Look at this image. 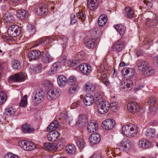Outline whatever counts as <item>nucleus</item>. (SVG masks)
Masks as SVG:
<instances>
[{
  "instance_id": "nucleus-43",
  "label": "nucleus",
  "mask_w": 158,
  "mask_h": 158,
  "mask_svg": "<svg viewBox=\"0 0 158 158\" xmlns=\"http://www.w3.org/2000/svg\"><path fill=\"white\" fill-rule=\"evenodd\" d=\"M154 73V70L152 68L148 66L146 71H144L142 74L144 76H150L152 75Z\"/></svg>"
},
{
  "instance_id": "nucleus-24",
  "label": "nucleus",
  "mask_w": 158,
  "mask_h": 158,
  "mask_svg": "<svg viewBox=\"0 0 158 158\" xmlns=\"http://www.w3.org/2000/svg\"><path fill=\"white\" fill-rule=\"evenodd\" d=\"M138 144L140 147L146 149L151 146V143L150 141L148 139H142L139 141Z\"/></svg>"
},
{
  "instance_id": "nucleus-46",
  "label": "nucleus",
  "mask_w": 158,
  "mask_h": 158,
  "mask_svg": "<svg viewBox=\"0 0 158 158\" xmlns=\"http://www.w3.org/2000/svg\"><path fill=\"white\" fill-rule=\"evenodd\" d=\"M27 96L25 95L21 100L19 102V106L24 107L27 105Z\"/></svg>"
},
{
  "instance_id": "nucleus-15",
  "label": "nucleus",
  "mask_w": 158,
  "mask_h": 158,
  "mask_svg": "<svg viewBox=\"0 0 158 158\" xmlns=\"http://www.w3.org/2000/svg\"><path fill=\"white\" fill-rule=\"evenodd\" d=\"M127 108L128 110L132 113L139 111L140 108L139 104L134 102L128 103L127 105Z\"/></svg>"
},
{
  "instance_id": "nucleus-27",
  "label": "nucleus",
  "mask_w": 158,
  "mask_h": 158,
  "mask_svg": "<svg viewBox=\"0 0 158 158\" xmlns=\"http://www.w3.org/2000/svg\"><path fill=\"white\" fill-rule=\"evenodd\" d=\"M124 15L127 18L131 19L134 17L133 10L130 7H126L124 10Z\"/></svg>"
},
{
  "instance_id": "nucleus-34",
  "label": "nucleus",
  "mask_w": 158,
  "mask_h": 158,
  "mask_svg": "<svg viewBox=\"0 0 158 158\" xmlns=\"http://www.w3.org/2000/svg\"><path fill=\"white\" fill-rule=\"evenodd\" d=\"M107 18L106 15H101L98 20V23L100 27H103L107 22Z\"/></svg>"
},
{
  "instance_id": "nucleus-38",
  "label": "nucleus",
  "mask_w": 158,
  "mask_h": 158,
  "mask_svg": "<svg viewBox=\"0 0 158 158\" xmlns=\"http://www.w3.org/2000/svg\"><path fill=\"white\" fill-rule=\"evenodd\" d=\"M22 128L23 131L24 133H30L34 131V128L28 124H26L23 125Z\"/></svg>"
},
{
  "instance_id": "nucleus-11",
  "label": "nucleus",
  "mask_w": 158,
  "mask_h": 158,
  "mask_svg": "<svg viewBox=\"0 0 158 158\" xmlns=\"http://www.w3.org/2000/svg\"><path fill=\"white\" fill-rule=\"evenodd\" d=\"M79 69L81 72L85 75H88L91 72V68L90 65L88 64L83 63L79 66Z\"/></svg>"
},
{
  "instance_id": "nucleus-22",
  "label": "nucleus",
  "mask_w": 158,
  "mask_h": 158,
  "mask_svg": "<svg viewBox=\"0 0 158 158\" xmlns=\"http://www.w3.org/2000/svg\"><path fill=\"white\" fill-rule=\"evenodd\" d=\"M87 118L85 114H81L79 115L78 120L76 122V125L79 127L84 125L87 121Z\"/></svg>"
},
{
  "instance_id": "nucleus-23",
  "label": "nucleus",
  "mask_w": 158,
  "mask_h": 158,
  "mask_svg": "<svg viewBox=\"0 0 158 158\" xmlns=\"http://www.w3.org/2000/svg\"><path fill=\"white\" fill-rule=\"evenodd\" d=\"M121 72L123 76L127 75L130 77H132L135 74V70L133 69L128 68H124Z\"/></svg>"
},
{
  "instance_id": "nucleus-50",
  "label": "nucleus",
  "mask_w": 158,
  "mask_h": 158,
  "mask_svg": "<svg viewBox=\"0 0 158 158\" xmlns=\"http://www.w3.org/2000/svg\"><path fill=\"white\" fill-rule=\"evenodd\" d=\"M152 1H150V2L148 1H143V2L144 4L143 6L148 9H150L152 6Z\"/></svg>"
},
{
  "instance_id": "nucleus-6",
  "label": "nucleus",
  "mask_w": 158,
  "mask_h": 158,
  "mask_svg": "<svg viewBox=\"0 0 158 158\" xmlns=\"http://www.w3.org/2000/svg\"><path fill=\"white\" fill-rule=\"evenodd\" d=\"M21 30V28L18 25H12L9 27L7 30V34L10 36L16 37L20 34Z\"/></svg>"
},
{
  "instance_id": "nucleus-62",
  "label": "nucleus",
  "mask_w": 158,
  "mask_h": 158,
  "mask_svg": "<svg viewBox=\"0 0 158 158\" xmlns=\"http://www.w3.org/2000/svg\"><path fill=\"white\" fill-rule=\"evenodd\" d=\"M46 85L47 86V87H52L53 85V84L51 82L49 81H46Z\"/></svg>"
},
{
  "instance_id": "nucleus-21",
  "label": "nucleus",
  "mask_w": 158,
  "mask_h": 158,
  "mask_svg": "<svg viewBox=\"0 0 158 158\" xmlns=\"http://www.w3.org/2000/svg\"><path fill=\"white\" fill-rule=\"evenodd\" d=\"M89 140L91 144L92 145L97 144L100 142L101 137L99 134L94 133L89 136Z\"/></svg>"
},
{
  "instance_id": "nucleus-59",
  "label": "nucleus",
  "mask_w": 158,
  "mask_h": 158,
  "mask_svg": "<svg viewBox=\"0 0 158 158\" xmlns=\"http://www.w3.org/2000/svg\"><path fill=\"white\" fill-rule=\"evenodd\" d=\"M117 104L116 103H112L110 105L111 108L114 111H116L117 110Z\"/></svg>"
},
{
  "instance_id": "nucleus-41",
  "label": "nucleus",
  "mask_w": 158,
  "mask_h": 158,
  "mask_svg": "<svg viewBox=\"0 0 158 158\" xmlns=\"http://www.w3.org/2000/svg\"><path fill=\"white\" fill-rule=\"evenodd\" d=\"M85 46L89 48H93L96 45L95 39H89L85 43Z\"/></svg>"
},
{
  "instance_id": "nucleus-25",
  "label": "nucleus",
  "mask_w": 158,
  "mask_h": 158,
  "mask_svg": "<svg viewBox=\"0 0 158 158\" xmlns=\"http://www.w3.org/2000/svg\"><path fill=\"white\" fill-rule=\"evenodd\" d=\"M59 136V133L56 131H54L49 133L47 137L49 141L54 142L56 140Z\"/></svg>"
},
{
  "instance_id": "nucleus-63",
  "label": "nucleus",
  "mask_w": 158,
  "mask_h": 158,
  "mask_svg": "<svg viewBox=\"0 0 158 158\" xmlns=\"http://www.w3.org/2000/svg\"><path fill=\"white\" fill-rule=\"evenodd\" d=\"M44 143V146L45 147L48 149L49 150V149L50 148V143Z\"/></svg>"
},
{
  "instance_id": "nucleus-29",
  "label": "nucleus",
  "mask_w": 158,
  "mask_h": 158,
  "mask_svg": "<svg viewBox=\"0 0 158 158\" xmlns=\"http://www.w3.org/2000/svg\"><path fill=\"white\" fill-rule=\"evenodd\" d=\"M3 19L4 23H13L14 21V18L12 14L9 12L6 13L3 15Z\"/></svg>"
},
{
  "instance_id": "nucleus-17",
  "label": "nucleus",
  "mask_w": 158,
  "mask_h": 158,
  "mask_svg": "<svg viewBox=\"0 0 158 158\" xmlns=\"http://www.w3.org/2000/svg\"><path fill=\"white\" fill-rule=\"evenodd\" d=\"M137 65L138 70L141 72L142 74L146 71V69H147L149 66L147 61L143 60H138Z\"/></svg>"
},
{
  "instance_id": "nucleus-48",
  "label": "nucleus",
  "mask_w": 158,
  "mask_h": 158,
  "mask_svg": "<svg viewBox=\"0 0 158 158\" xmlns=\"http://www.w3.org/2000/svg\"><path fill=\"white\" fill-rule=\"evenodd\" d=\"M15 109L12 107H8L6 109V112L7 115H13L15 114Z\"/></svg>"
},
{
  "instance_id": "nucleus-18",
  "label": "nucleus",
  "mask_w": 158,
  "mask_h": 158,
  "mask_svg": "<svg viewBox=\"0 0 158 158\" xmlns=\"http://www.w3.org/2000/svg\"><path fill=\"white\" fill-rule=\"evenodd\" d=\"M61 63L57 61L54 63L48 72V74L52 75L56 73L60 69Z\"/></svg>"
},
{
  "instance_id": "nucleus-13",
  "label": "nucleus",
  "mask_w": 158,
  "mask_h": 158,
  "mask_svg": "<svg viewBox=\"0 0 158 158\" xmlns=\"http://www.w3.org/2000/svg\"><path fill=\"white\" fill-rule=\"evenodd\" d=\"M125 46L124 41L120 40L117 41L113 45V49L114 51L120 52L123 50Z\"/></svg>"
},
{
  "instance_id": "nucleus-51",
  "label": "nucleus",
  "mask_w": 158,
  "mask_h": 158,
  "mask_svg": "<svg viewBox=\"0 0 158 158\" xmlns=\"http://www.w3.org/2000/svg\"><path fill=\"white\" fill-rule=\"evenodd\" d=\"M71 86L69 88V92L70 94H73L77 91V85L75 84Z\"/></svg>"
},
{
  "instance_id": "nucleus-60",
  "label": "nucleus",
  "mask_w": 158,
  "mask_h": 158,
  "mask_svg": "<svg viewBox=\"0 0 158 158\" xmlns=\"http://www.w3.org/2000/svg\"><path fill=\"white\" fill-rule=\"evenodd\" d=\"M34 71H35L36 73H39L41 72V68L40 66H36L35 67Z\"/></svg>"
},
{
  "instance_id": "nucleus-57",
  "label": "nucleus",
  "mask_w": 158,
  "mask_h": 158,
  "mask_svg": "<svg viewBox=\"0 0 158 158\" xmlns=\"http://www.w3.org/2000/svg\"><path fill=\"white\" fill-rule=\"evenodd\" d=\"M83 57L84 54H82L81 52H78L75 55L76 58H77L79 60L82 59Z\"/></svg>"
},
{
  "instance_id": "nucleus-40",
  "label": "nucleus",
  "mask_w": 158,
  "mask_h": 158,
  "mask_svg": "<svg viewBox=\"0 0 158 158\" xmlns=\"http://www.w3.org/2000/svg\"><path fill=\"white\" fill-rule=\"evenodd\" d=\"M75 140L76 145L77 147L80 148V150L82 149L85 144L83 139L81 138L75 137Z\"/></svg>"
},
{
  "instance_id": "nucleus-56",
  "label": "nucleus",
  "mask_w": 158,
  "mask_h": 158,
  "mask_svg": "<svg viewBox=\"0 0 158 158\" xmlns=\"http://www.w3.org/2000/svg\"><path fill=\"white\" fill-rule=\"evenodd\" d=\"M148 102L151 106H154L156 102L155 98L154 97H151Z\"/></svg>"
},
{
  "instance_id": "nucleus-16",
  "label": "nucleus",
  "mask_w": 158,
  "mask_h": 158,
  "mask_svg": "<svg viewBox=\"0 0 158 158\" xmlns=\"http://www.w3.org/2000/svg\"><path fill=\"white\" fill-rule=\"evenodd\" d=\"M25 74L23 73H17L10 77V79L15 82H21L24 81L25 79Z\"/></svg>"
},
{
  "instance_id": "nucleus-1",
  "label": "nucleus",
  "mask_w": 158,
  "mask_h": 158,
  "mask_svg": "<svg viewBox=\"0 0 158 158\" xmlns=\"http://www.w3.org/2000/svg\"><path fill=\"white\" fill-rule=\"evenodd\" d=\"M54 40H56L60 43L63 45L64 48H65L68 44V39L65 36L60 34L55 35H54ZM53 38L46 37L40 39L34 43V47H35L41 44L43 46H45L49 44L52 40Z\"/></svg>"
},
{
  "instance_id": "nucleus-5",
  "label": "nucleus",
  "mask_w": 158,
  "mask_h": 158,
  "mask_svg": "<svg viewBox=\"0 0 158 158\" xmlns=\"http://www.w3.org/2000/svg\"><path fill=\"white\" fill-rule=\"evenodd\" d=\"M96 105L99 114H101L106 113L109 111L110 106L109 103L106 101L101 103L97 102Z\"/></svg>"
},
{
  "instance_id": "nucleus-10",
  "label": "nucleus",
  "mask_w": 158,
  "mask_h": 158,
  "mask_svg": "<svg viewBox=\"0 0 158 158\" xmlns=\"http://www.w3.org/2000/svg\"><path fill=\"white\" fill-rule=\"evenodd\" d=\"M35 10L40 15H45L47 14L48 9L47 5L42 3L35 8Z\"/></svg>"
},
{
  "instance_id": "nucleus-8",
  "label": "nucleus",
  "mask_w": 158,
  "mask_h": 158,
  "mask_svg": "<svg viewBox=\"0 0 158 158\" xmlns=\"http://www.w3.org/2000/svg\"><path fill=\"white\" fill-rule=\"evenodd\" d=\"M133 87L132 81L129 80L123 81L120 85V90L123 92H127L130 90Z\"/></svg>"
},
{
  "instance_id": "nucleus-52",
  "label": "nucleus",
  "mask_w": 158,
  "mask_h": 158,
  "mask_svg": "<svg viewBox=\"0 0 158 158\" xmlns=\"http://www.w3.org/2000/svg\"><path fill=\"white\" fill-rule=\"evenodd\" d=\"M28 30L31 35L33 34L35 32V29L33 25L29 24L27 26Z\"/></svg>"
},
{
  "instance_id": "nucleus-44",
  "label": "nucleus",
  "mask_w": 158,
  "mask_h": 158,
  "mask_svg": "<svg viewBox=\"0 0 158 158\" xmlns=\"http://www.w3.org/2000/svg\"><path fill=\"white\" fill-rule=\"evenodd\" d=\"M155 133L156 131L154 129L150 128L147 130L145 135L148 138H151L155 136Z\"/></svg>"
},
{
  "instance_id": "nucleus-39",
  "label": "nucleus",
  "mask_w": 158,
  "mask_h": 158,
  "mask_svg": "<svg viewBox=\"0 0 158 158\" xmlns=\"http://www.w3.org/2000/svg\"><path fill=\"white\" fill-rule=\"evenodd\" d=\"M66 152L69 154H73L75 153L76 148L73 144H69L65 148Z\"/></svg>"
},
{
  "instance_id": "nucleus-31",
  "label": "nucleus",
  "mask_w": 158,
  "mask_h": 158,
  "mask_svg": "<svg viewBox=\"0 0 158 158\" xmlns=\"http://www.w3.org/2000/svg\"><path fill=\"white\" fill-rule=\"evenodd\" d=\"M114 28L121 35H123L126 30V27L122 24L114 25Z\"/></svg>"
},
{
  "instance_id": "nucleus-37",
  "label": "nucleus",
  "mask_w": 158,
  "mask_h": 158,
  "mask_svg": "<svg viewBox=\"0 0 158 158\" xmlns=\"http://www.w3.org/2000/svg\"><path fill=\"white\" fill-rule=\"evenodd\" d=\"M95 97L96 104H97V102L101 103L105 101L104 99V94L102 93H97L95 94Z\"/></svg>"
},
{
  "instance_id": "nucleus-3",
  "label": "nucleus",
  "mask_w": 158,
  "mask_h": 158,
  "mask_svg": "<svg viewBox=\"0 0 158 158\" xmlns=\"http://www.w3.org/2000/svg\"><path fill=\"white\" fill-rule=\"evenodd\" d=\"M108 68L102 65L98 67V76L99 80L107 86H109L110 82L108 80L107 76L103 72L107 71L108 70Z\"/></svg>"
},
{
  "instance_id": "nucleus-61",
  "label": "nucleus",
  "mask_w": 158,
  "mask_h": 158,
  "mask_svg": "<svg viewBox=\"0 0 158 158\" xmlns=\"http://www.w3.org/2000/svg\"><path fill=\"white\" fill-rule=\"evenodd\" d=\"M90 158H103V157L101 155L95 154L91 156Z\"/></svg>"
},
{
  "instance_id": "nucleus-28",
  "label": "nucleus",
  "mask_w": 158,
  "mask_h": 158,
  "mask_svg": "<svg viewBox=\"0 0 158 158\" xmlns=\"http://www.w3.org/2000/svg\"><path fill=\"white\" fill-rule=\"evenodd\" d=\"M57 81L59 85L61 87H63L66 84L67 79L65 76L63 75H61L58 77Z\"/></svg>"
},
{
  "instance_id": "nucleus-35",
  "label": "nucleus",
  "mask_w": 158,
  "mask_h": 158,
  "mask_svg": "<svg viewBox=\"0 0 158 158\" xmlns=\"http://www.w3.org/2000/svg\"><path fill=\"white\" fill-rule=\"evenodd\" d=\"M59 127L58 123L57 121H54L48 127L47 130L48 132L54 131Z\"/></svg>"
},
{
  "instance_id": "nucleus-45",
  "label": "nucleus",
  "mask_w": 158,
  "mask_h": 158,
  "mask_svg": "<svg viewBox=\"0 0 158 158\" xmlns=\"http://www.w3.org/2000/svg\"><path fill=\"white\" fill-rule=\"evenodd\" d=\"M7 98L6 94L3 91H0V105L4 103Z\"/></svg>"
},
{
  "instance_id": "nucleus-9",
  "label": "nucleus",
  "mask_w": 158,
  "mask_h": 158,
  "mask_svg": "<svg viewBox=\"0 0 158 158\" xmlns=\"http://www.w3.org/2000/svg\"><path fill=\"white\" fill-rule=\"evenodd\" d=\"M118 147L120 150L127 152L131 147V143L128 139H123L119 143Z\"/></svg>"
},
{
  "instance_id": "nucleus-26",
  "label": "nucleus",
  "mask_w": 158,
  "mask_h": 158,
  "mask_svg": "<svg viewBox=\"0 0 158 158\" xmlns=\"http://www.w3.org/2000/svg\"><path fill=\"white\" fill-rule=\"evenodd\" d=\"M28 15V12L25 10H20L17 11V17L21 20L27 19Z\"/></svg>"
},
{
  "instance_id": "nucleus-58",
  "label": "nucleus",
  "mask_w": 158,
  "mask_h": 158,
  "mask_svg": "<svg viewBox=\"0 0 158 158\" xmlns=\"http://www.w3.org/2000/svg\"><path fill=\"white\" fill-rule=\"evenodd\" d=\"M77 21L75 15H72L71 16V23L72 24H75Z\"/></svg>"
},
{
  "instance_id": "nucleus-49",
  "label": "nucleus",
  "mask_w": 158,
  "mask_h": 158,
  "mask_svg": "<svg viewBox=\"0 0 158 158\" xmlns=\"http://www.w3.org/2000/svg\"><path fill=\"white\" fill-rule=\"evenodd\" d=\"M77 17L79 19H81V22L83 23L86 18V15L82 12H80L77 13Z\"/></svg>"
},
{
  "instance_id": "nucleus-14",
  "label": "nucleus",
  "mask_w": 158,
  "mask_h": 158,
  "mask_svg": "<svg viewBox=\"0 0 158 158\" xmlns=\"http://www.w3.org/2000/svg\"><path fill=\"white\" fill-rule=\"evenodd\" d=\"M59 90L55 88L49 90L47 92V97L50 100L56 99L59 95Z\"/></svg>"
},
{
  "instance_id": "nucleus-54",
  "label": "nucleus",
  "mask_w": 158,
  "mask_h": 158,
  "mask_svg": "<svg viewBox=\"0 0 158 158\" xmlns=\"http://www.w3.org/2000/svg\"><path fill=\"white\" fill-rule=\"evenodd\" d=\"M4 157L5 158H19L17 155L11 153L6 154Z\"/></svg>"
},
{
  "instance_id": "nucleus-2",
  "label": "nucleus",
  "mask_w": 158,
  "mask_h": 158,
  "mask_svg": "<svg viewBox=\"0 0 158 158\" xmlns=\"http://www.w3.org/2000/svg\"><path fill=\"white\" fill-rule=\"evenodd\" d=\"M122 131L125 136L128 138H132L137 134L138 129L136 125L131 123L124 125L122 127Z\"/></svg>"
},
{
  "instance_id": "nucleus-47",
  "label": "nucleus",
  "mask_w": 158,
  "mask_h": 158,
  "mask_svg": "<svg viewBox=\"0 0 158 158\" xmlns=\"http://www.w3.org/2000/svg\"><path fill=\"white\" fill-rule=\"evenodd\" d=\"M76 78L73 76L69 77L68 79H67V82L68 84L70 85L77 84L76 83Z\"/></svg>"
},
{
  "instance_id": "nucleus-33",
  "label": "nucleus",
  "mask_w": 158,
  "mask_h": 158,
  "mask_svg": "<svg viewBox=\"0 0 158 158\" xmlns=\"http://www.w3.org/2000/svg\"><path fill=\"white\" fill-rule=\"evenodd\" d=\"M42 60L44 63L47 64L52 61L53 58L47 52L43 56Z\"/></svg>"
},
{
  "instance_id": "nucleus-4",
  "label": "nucleus",
  "mask_w": 158,
  "mask_h": 158,
  "mask_svg": "<svg viewBox=\"0 0 158 158\" xmlns=\"http://www.w3.org/2000/svg\"><path fill=\"white\" fill-rule=\"evenodd\" d=\"M44 93L42 90L36 91L32 96V102L35 106L40 103L44 99Z\"/></svg>"
},
{
  "instance_id": "nucleus-64",
  "label": "nucleus",
  "mask_w": 158,
  "mask_h": 158,
  "mask_svg": "<svg viewBox=\"0 0 158 158\" xmlns=\"http://www.w3.org/2000/svg\"><path fill=\"white\" fill-rule=\"evenodd\" d=\"M154 61L157 65H158V56H156L154 59Z\"/></svg>"
},
{
  "instance_id": "nucleus-20",
  "label": "nucleus",
  "mask_w": 158,
  "mask_h": 158,
  "mask_svg": "<svg viewBox=\"0 0 158 158\" xmlns=\"http://www.w3.org/2000/svg\"><path fill=\"white\" fill-rule=\"evenodd\" d=\"M94 98L93 96L90 94H87L84 97L83 101L85 105L87 106L93 105Z\"/></svg>"
},
{
  "instance_id": "nucleus-53",
  "label": "nucleus",
  "mask_w": 158,
  "mask_h": 158,
  "mask_svg": "<svg viewBox=\"0 0 158 158\" xmlns=\"http://www.w3.org/2000/svg\"><path fill=\"white\" fill-rule=\"evenodd\" d=\"M79 63V61L77 60H71L68 61V64L70 66L74 67Z\"/></svg>"
},
{
  "instance_id": "nucleus-42",
  "label": "nucleus",
  "mask_w": 158,
  "mask_h": 158,
  "mask_svg": "<svg viewBox=\"0 0 158 158\" xmlns=\"http://www.w3.org/2000/svg\"><path fill=\"white\" fill-rule=\"evenodd\" d=\"M11 65L13 69L15 70L19 69L21 68L20 62L17 60H13L12 62Z\"/></svg>"
},
{
  "instance_id": "nucleus-7",
  "label": "nucleus",
  "mask_w": 158,
  "mask_h": 158,
  "mask_svg": "<svg viewBox=\"0 0 158 158\" xmlns=\"http://www.w3.org/2000/svg\"><path fill=\"white\" fill-rule=\"evenodd\" d=\"M18 144L22 148L27 151L32 150L35 148V146L33 143L26 140L19 141Z\"/></svg>"
},
{
  "instance_id": "nucleus-12",
  "label": "nucleus",
  "mask_w": 158,
  "mask_h": 158,
  "mask_svg": "<svg viewBox=\"0 0 158 158\" xmlns=\"http://www.w3.org/2000/svg\"><path fill=\"white\" fill-rule=\"evenodd\" d=\"M115 124V122L113 119H108L103 122L102 126L103 128L109 130L112 129Z\"/></svg>"
},
{
  "instance_id": "nucleus-55",
  "label": "nucleus",
  "mask_w": 158,
  "mask_h": 158,
  "mask_svg": "<svg viewBox=\"0 0 158 158\" xmlns=\"http://www.w3.org/2000/svg\"><path fill=\"white\" fill-rule=\"evenodd\" d=\"M57 149L56 144L54 143H51L49 150L56 151Z\"/></svg>"
},
{
  "instance_id": "nucleus-30",
  "label": "nucleus",
  "mask_w": 158,
  "mask_h": 158,
  "mask_svg": "<svg viewBox=\"0 0 158 158\" xmlns=\"http://www.w3.org/2000/svg\"><path fill=\"white\" fill-rule=\"evenodd\" d=\"M98 128V124L94 122H89L87 125V130L89 132L95 131Z\"/></svg>"
},
{
  "instance_id": "nucleus-19",
  "label": "nucleus",
  "mask_w": 158,
  "mask_h": 158,
  "mask_svg": "<svg viewBox=\"0 0 158 158\" xmlns=\"http://www.w3.org/2000/svg\"><path fill=\"white\" fill-rule=\"evenodd\" d=\"M41 55L40 51L33 50L30 51L28 54V57L30 60H36L40 58Z\"/></svg>"
},
{
  "instance_id": "nucleus-36",
  "label": "nucleus",
  "mask_w": 158,
  "mask_h": 158,
  "mask_svg": "<svg viewBox=\"0 0 158 158\" xmlns=\"http://www.w3.org/2000/svg\"><path fill=\"white\" fill-rule=\"evenodd\" d=\"M95 89L94 85L89 83L85 84L84 86V90L87 92H93Z\"/></svg>"
},
{
  "instance_id": "nucleus-32",
  "label": "nucleus",
  "mask_w": 158,
  "mask_h": 158,
  "mask_svg": "<svg viewBox=\"0 0 158 158\" xmlns=\"http://www.w3.org/2000/svg\"><path fill=\"white\" fill-rule=\"evenodd\" d=\"M87 5L89 10H93L97 7L98 2V1H88Z\"/></svg>"
}]
</instances>
